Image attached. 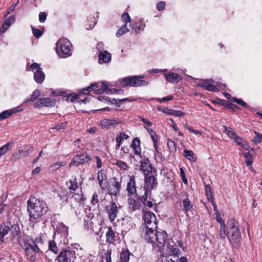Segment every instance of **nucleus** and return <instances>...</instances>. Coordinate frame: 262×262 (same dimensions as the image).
Segmentation results:
<instances>
[{
  "label": "nucleus",
  "instance_id": "f257e3e1",
  "mask_svg": "<svg viewBox=\"0 0 262 262\" xmlns=\"http://www.w3.org/2000/svg\"><path fill=\"white\" fill-rule=\"evenodd\" d=\"M48 207L42 199L31 195L27 202V210L29 221L34 224L42 220V217L48 212Z\"/></svg>",
  "mask_w": 262,
  "mask_h": 262
},
{
  "label": "nucleus",
  "instance_id": "f03ea898",
  "mask_svg": "<svg viewBox=\"0 0 262 262\" xmlns=\"http://www.w3.org/2000/svg\"><path fill=\"white\" fill-rule=\"evenodd\" d=\"M40 241H41L40 238H36L35 241L29 238L20 240L19 245L24 250L26 258L31 262L36 261L38 256L42 252L38 246Z\"/></svg>",
  "mask_w": 262,
  "mask_h": 262
},
{
  "label": "nucleus",
  "instance_id": "7ed1b4c3",
  "mask_svg": "<svg viewBox=\"0 0 262 262\" xmlns=\"http://www.w3.org/2000/svg\"><path fill=\"white\" fill-rule=\"evenodd\" d=\"M226 237L231 243H238L241 238V234L238 224L233 219L228 220L225 225Z\"/></svg>",
  "mask_w": 262,
  "mask_h": 262
},
{
  "label": "nucleus",
  "instance_id": "20e7f679",
  "mask_svg": "<svg viewBox=\"0 0 262 262\" xmlns=\"http://www.w3.org/2000/svg\"><path fill=\"white\" fill-rule=\"evenodd\" d=\"M144 76H129L118 80V82L120 86L123 88L127 86L138 87L145 86L148 82L142 79Z\"/></svg>",
  "mask_w": 262,
  "mask_h": 262
},
{
  "label": "nucleus",
  "instance_id": "39448f33",
  "mask_svg": "<svg viewBox=\"0 0 262 262\" xmlns=\"http://www.w3.org/2000/svg\"><path fill=\"white\" fill-rule=\"evenodd\" d=\"M72 47L71 43L66 38H60L56 43V52L62 58H65L72 55Z\"/></svg>",
  "mask_w": 262,
  "mask_h": 262
},
{
  "label": "nucleus",
  "instance_id": "423d86ee",
  "mask_svg": "<svg viewBox=\"0 0 262 262\" xmlns=\"http://www.w3.org/2000/svg\"><path fill=\"white\" fill-rule=\"evenodd\" d=\"M110 185L107 186L109 193L115 196L120 194L121 189L122 177L121 176L112 177L110 179Z\"/></svg>",
  "mask_w": 262,
  "mask_h": 262
},
{
  "label": "nucleus",
  "instance_id": "0eeeda50",
  "mask_svg": "<svg viewBox=\"0 0 262 262\" xmlns=\"http://www.w3.org/2000/svg\"><path fill=\"white\" fill-rule=\"evenodd\" d=\"M56 96H61L62 99L66 100L68 102H74L77 100L81 101L83 103H86L89 101V97H85L83 99H80L82 95H84L82 92V89L78 91V94L70 93L67 94L65 92H59L58 94H56Z\"/></svg>",
  "mask_w": 262,
  "mask_h": 262
},
{
  "label": "nucleus",
  "instance_id": "6e6552de",
  "mask_svg": "<svg viewBox=\"0 0 262 262\" xmlns=\"http://www.w3.org/2000/svg\"><path fill=\"white\" fill-rule=\"evenodd\" d=\"M120 233L117 231L115 226H109L107 227V231L105 234L106 241L110 244L117 245L119 244L121 241Z\"/></svg>",
  "mask_w": 262,
  "mask_h": 262
},
{
  "label": "nucleus",
  "instance_id": "1a4fd4ad",
  "mask_svg": "<svg viewBox=\"0 0 262 262\" xmlns=\"http://www.w3.org/2000/svg\"><path fill=\"white\" fill-rule=\"evenodd\" d=\"M107 84L102 82L100 84L98 83H92L91 85L82 89V92L84 95L88 94L90 92L93 91L94 94H101L107 90Z\"/></svg>",
  "mask_w": 262,
  "mask_h": 262
},
{
  "label": "nucleus",
  "instance_id": "9d476101",
  "mask_svg": "<svg viewBox=\"0 0 262 262\" xmlns=\"http://www.w3.org/2000/svg\"><path fill=\"white\" fill-rule=\"evenodd\" d=\"M91 156L88 155L86 153H81L79 155H76L72 160L70 165V166H78L80 164H83L89 162L91 160Z\"/></svg>",
  "mask_w": 262,
  "mask_h": 262
},
{
  "label": "nucleus",
  "instance_id": "9b49d317",
  "mask_svg": "<svg viewBox=\"0 0 262 262\" xmlns=\"http://www.w3.org/2000/svg\"><path fill=\"white\" fill-rule=\"evenodd\" d=\"M143 219L144 222L145 227H152L156 228L157 219L155 214L151 211H146L144 213Z\"/></svg>",
  "mask_w": 262,
  "mask_h": 262
},
{
  "label": "nucleus",
  "instance_id": "f8f14e48",
  "mask_svg": "<svg viewBox=\"0 0 262 262\" xmlns=\"http://www.w3.org/2000/svg\"><path fill=\"white\" fill-rule=\"evenodd\" d=\"M75 252L74 251L62 249L57 257L58 262H70L72 258L74 257Z\"/></svg>",
  "mask_w": 262,
  "mask_h": 262
},
{
  "label": "nucleus",
  "instance_id": "ddd939ff",
  "mask_svg": "<svg viewBox=\"0 0 262 262\" xmlns=\"http://www.w3.org/2000/svg\"><path fill=\"white\" fill-rule=\"evenodd\" d=\"M126 191L128 197L133 195L135 196L137 194L136 177L134 175L129 176L127 183Z\"/></svg>",
  "mask_w": 262,
  "mask_h": 262
},
{
  "label": "nucleus",
  "instance_id": "4468645a",
  "mask_svg": "<svg viewBox=\"0 0 262 262\" xmlns=\"http://www.w3.org/2000/svg\"><path fill=\"white\" fill-rule=\"evenodd\" d=\"M106 211L108 214L110 221L113 222L117 217L119 212L118 207L116 203L112 201L111 204L106 206Z\"/></svg>",
  "mask_w": 262,
  "mask_h": 262
},
{
  "label": "nucleus",
  "instance_id": "2eb2a0df",
  "mask_svg": "<svg viewBox=\"0 0 262 262\" xmlns=\"http://www.w3.org/2000/svg\"><path fill=\"white\" fill-rule=\"evenodd\" d=\"M157 176H155L144 178L143 189H147L149 190L156 189L158 186Z\"/></svg>",
  "mask_w": 262,
  "mask_h": 262
},
{
  "label": "nucleus",
  "instance_id": "dca6fc26",
  "mask_svg": "<svg viewBox=\"0 0 262 262\" xmlns=\"http://www.w3.org/2000/svg\"><path fill=\"white\" fill-rule=\"evenodd\" d=\"M97 178L99 187L101 189L104 190L108 186L106 171L103 169L99 170L97 173Z\"/></svg>",
  "mask_w": 262,
  "mask_h": 262
},
{
  "label": "nucleus",
  "instance_id": "f3484780",
  "mask_svg": "<svg viewBox=\"0 0 262 262\" xmlns=\"http://www.w3.org/2000/svg\"><path fill=\"white\" fill-rule=\"evenodd\" d=\"M9 231L11 232L12 239L14 240L15 238H16L19 244L20 239H26L28 238V237H25L21 236V231L18 224H14L12 225L10 228Z\"/></svg>",
  "mask_w": 262,
  "mask_h": 262
},
{
  "label": "nucleus",
  "instance_id": "a211bd4d",
  "mask_svg": "<svg viewBox=\"0 0 262 262\" xmlns=\"http://www.w3.org/2000/svg\"><path fill=\"white\" fill-rule=\"evenodd\" d=\"M156 238L155 245L158 247H162L164 246L167 238V234L164 230L157 231L156 232Z\"/></svg>",
  "mask_w": 262,
  "mask_h": 262
},
{
  "label": "nucleus",
  "instance_id": "6ab92c4d",
  "mask_svg": "<svg viewBox=\"0 0 262 262\" xmlns=\"http://www.w3.org/2000/svg\"><path fill=\"white\" fill-rule=\"evenodd\" d=\"M155 227H148L145 228L144 234L143 235V238L148 243H151L154 246L155 243L156 232L154 228Z\"/></svg>",
  "mask_w": 262,
  "mask_h": 262
},
{
  "label": "nucleus",
  "instance_id": "aec40b11",
  "mask_svg": "<svg viewBox=\"0 0 262 262\" xmlns=\"http://www.w3.org/2000/svg\"><path fill=\"white\" fill-rule=\"evenodd\" d=\"M56 104V100H51L48 98H40L38 101L34 104L35 108H41L42 107H53Z\"/></svg>",
  "mask_w": 262,
  "mask_h": 262
},
{
  "label": "nucleus",
  "instance_id": "412c9836",
  "mask_svg": "<svg viewBox=\"0 0 262 262\" xmlns=\"http://www.w3.org/2000/svg\"><path fill=\"white\" fill-rule=\"evenodd\" d=\"M130 147L134 155L139 156L140 158L141 156H145L142 154L141 141L139 138L136 137L133 140Z\"/></svg>",
  "mask_w": 262,
  "mask_h": 262
},
{
  "label": "nucleus",
  "instance_id": "4be33fe9",
  "mask_svg": "<svg viewBox=\"0 0 262 262\" xmlns=\"http://www.w3.org/2000/svg\"><path fill=\"white\" fill-rule=\"evenodd\" d=\"M140 159H141L139 161V167L140 170L142 171V173L154 167L151 163L149 158L146 156H141Z\"/></svg>",
  "mask_w": 262,
  "mask_h": 262
},
{
  "label": "nucleus",
  "instance_id": "5701e85b",
  "mask_svg": "<svg viewBox=\"0 0 262 262\" xmlns=\"http://www.w3.org/2000/svg\"><path fill=\"white\" fill-rule=\"evenodd\" d=\"M212 81L211 79H205L202 80L201 82L198 83L197 86L210 92L219 91V89L213 84L211 83Z\"/></svg>",
  "mask_w": 262,
  "mask_h": 262
},
{
  "label": "nucleus",
  "instance_id": "b1692460",
  "mask_svg": "<svg viewBox=\"0 0 262 262\" xmlns=\"http://www.w3.org/2000/svg\"><path fill=\"white\" fill-rule=\"evenodd\" d=\"M119 120L115 119H104L99 122V125L103 129H110L112 126L114 127L115 125L120 123Z\"/></svg>",
  "mask_w": 262,
  "mask_h": 262
},
{
  "label": "nucleus",
  "instance_id": "393cba45",
  "mask_svg": "<svg viewBox=\"0 0 262 262\" xmlns=\"http://www.w3.org/2000/svg\"><path fill=\"white\" fill-rule=\"evenodd\" d=\"M213 217L216 220V221L219 222L220 225V229L219 231V235L220 238H225L226 234H225V224L224 221L221 218V215L218 211L215 212L213 213Z\"/></svg>",
  "mask_w": 262,
  "mask_h": 262
},
{
  "label": "nucleus",
  "instance_id": "a878e982",
  "mask_svg": "<svg viewBox=\"0 0 262 262\" xmlns=\"http://www.w3.org/2000/svg\"><path fill=\"white\" fill-rule=\"evenodd\" d=\"M127 203L128 205V210L131 212L140 209L142 206V203L138 198L135 199L130 196L127 200Z\"/></svg>",
  "mask_w": 262,
  "mask_h": 262
},
{
  "label": "nucleus",
  "instance_id": "bb28decb",
  "mask_svg": "<svg viewBox=\"0 0 262 262\" xmlns=\"http://www.w3.org/2000/svg\"><path fill=\"white\" fill-rule=\"evenodd\" d=\"M193 204L191 202L188 195L182 201V209L187 216L189 211L192 212L194 210Z\"/></svg>",
  "mask_w": 262,
  "mask_h": 262
},
{
  "label": "nucleus",
  "instance_id": "cd10ccee",
  "mask_svg": "<svg viewBox=\"0 0 262 262\" xmlns=\"http://www.w3.org/2000/svg\"><path fill=\"white\" fill-rule=\"evenodd\" d=\"M131 252L127 248L122 249L119 253V259L117 262H129Z\"/></svg>",
  "mask_w": 262,
  "mask_h": 262
},
{
  "label": "nucleus",
  "instance_id": "c85d7f7f",
  "mask_svg": "<svg viewBox=\"0 0 262 262\" xmlns=\"http://www.w3.org/2000/svg\"><path fill=\"white\" fill-rule=\"evenodd\" d=\"M165 78L167 82L170 83H177L182 79L181 77L179 74L172 72L165 74Z\"/></svg>",
  "mask_w": 262,
  "mask_h": 262
},
{
  "label": "nucleus",
  "instance_id": "c756f323",
  "mask_svg": "<svg viewBox=\"0 0 262 262\" xmlns=\"http://www.w3.org/2000/svg\"><path fill=\"white\" fill-rule=\"evenodd\" d=\"M132 222L128 219H123L122 222V229L121 231V235L123 236L127 232L132 228Z\"/></svg>",
  "mask_w": 262,
  "mask_h": 262
},
{
  "label": "nucleus",
  "instance_id": "7c9ffc66",
  "mask_svg": "<svg viewBox=\"0 0 262 262\" xmlns=\"http://www.w3.org/2000/svg\"><path fill=\"white\" fill-rule=\"evenodd\" d=\"M145 128L147 130L148 134H149L150 138H151L153 143H154V146L155 151L159 153V144L158 143V139L157 138V134L151 128H147L146 127H145Z\"/></svg>",
  "mask_w": 262,
  "mask_h": 262
},
{
  "label": "nucleus",
  "instance_id": "2f4dec72",
  "mask_svg": "<svg viewBox=\"0 0 262 262\" xmlns=\"http://www.w3.org/2000/svg\"><path fill=\"white\" fill-rule=\"evenodd\" d=\"M111 54L107 51H101L99 53V60L103 63H108L111 60Z\"/></svg>",
  "mask_w": 262,
  "mask_h": 262
},
{
  "label": "nucleus",
  "instance_id": "473e14b6",
  "mask_svg": "<svg viewBox=\"0 0 262 262\" xmlns=\"http://www.w3.org/2000/svg\"><path fill=\"white\" fill-rule=\"evenodd\" d=\"M129 138V136L126 135L125 133L123 132H120L119 134L117 135V137L116 138V149H118L121 146L123 141L125 140H127Z\"/></svg>",
  "mask_w": 262,
  "mask_h": 262
},
{
  "label": "nucleus",
  "instance_id": "72a5a7b5",
  "mask_svg": "<svg viewBox=\"0 0 262 262\" xmlns=\"http://www.w3.org/2000/svg\"><path fill=\"white\" fill-rule=\"evenodd\" d=\"M113 161L114 162L113 163V164L118 167L120 170L125 171L128 170L129 168V165L124 161L116 159H114Z\"/></svg>",
  "mask_w": 262,
  "mask_h": 262
},
{
  "label": "nucleus",
  "instance_id": "f704fd0d",
  "mask_svg": "<svg viewBox=\"0 0 262 262\" xmlns=\"http://www.w3.org/2000/svg\"><path fill=\"white\" fill-rule=\"evenodd\" d=\"M10 227L5 225L0 226V245L4 243L5 236L8 233Z\"/></svg>",
  "mask_w": 262,
  "mask_h": 262
},
{
  "label": "nucleus",
  "instance_id": "c9c22d12",
  "mask_svg": "<svg viewBox=\"0 0 262 262\" xmlns=\"http://www.w3.org/2000/svg\"><path fill=\"white\" fill-rule=\"evenodd\" d=\"M145 25L142 20L139 19L134 23L132 25V29L135 31L136 33H138L141 30H143Z\"/></svg>",
  "mask_w": 262,
  "mask_h": 262
},
{
  "label": "nucleus",
  "instance_id": "e433bc0d",
  "mask_svg": "<svg viewBox=\"0 0 262 262\" xmlns=\"http://www.w3.org/2000/svg\"><path fill=\"white\" fill-rule=\"evenodd\" d=\"M34 78L36 83L41 84L45 80V75L41 70H38L34 73Z\"/></svg>",
  "mask_w": 262,
  "mask_h": 262
},
{
  "label": "nucleus",
  "instance_id": "4c0bfd02",
  "mask_svg": "<svg viewBox=\"0 0 262 262\" xmlns=\"http://www.w3.org/2000/svg\"><path fill=\"white\" fill-rule=\"evenodd\" d=\"M17 112V110L15 108L4 111L0 113V120L7 119Z\"/></svg>",
  "mask_w": 262,
  "mask_h": 262
},
{
  "label": "nucleus",
  "instance_id": "58836bf2",
  "mask_svg": "<svg viewBox=\"0 0 262 262\" xmlns=\"http://www.w3.org/2000/svg\"><path fill=\"white\" fill-rule=\"evenodd\" d=\"M233 140L236 142V143H237L242 148L246 150L248 149L249 147L248 142L244 140L241 137L237 135Z\"/></svg>",
  "mask_w": 262,
  "mask_h": 262
},
{
  "label": "nucleus",
  "instance_id": "ea45409f",
  "mask_svg": "<svg viewBox=\"0 0 262 262\" xmlns=\"http://www.w3.org/2000/svg\"><path fill=\"white\" fill-rule=\"evenodd\" d=\"M184 156L191 161L195 162L196 161V156L192 150L185 149L184 150Z\"/></svg>",
  "mask_w": 262,
  "mask_h": 262
},
{
  "label": "nucleus",
  "instance_id": "a19ab883",
  "mask_svg": "<svg viewBox=\"0 0 262 262\" xmlns=\"http://www.w3.org/2000/svg\"><path fill=\"white\" fill-rule=\"evenodd\" d=\"M40 95V91L36 89L34 90L32 94L27 98L25 101L26 102H31L35 101L37 98Z\"/></svg>",
  "mask_w": 262,
  "mask_h": 262
},
{
  "label": "nucleus",
  "instance_id": "79ce46f5",
  "mask_svg": "<svg viewBox=\"0 0 262 262\" xmlns=\"http://www.w3.org/2000/svg\"><path fill=\"white\" fill-rule=\"evenodd\" d=\"M84 229L87 230H92L94 233L96 235L99 234V231L101 229V228H100L98 231H94V230L93 229L92 222H90L88 219L84 220Z\"/></svg>",
  "mask_w": 262,
  "mask_h": 262
},
{
  "label": "nucleus",
  "instance_id": "37998d69",
  "mask_svg": "<svg viewBox=\"0 0 262 262\" xmlns=\"http://www.w3.org/2000/svg\"><path fill=\"white\" fill-rule=\"evenodd\" d=\"M112 250L111 249H108L102 255V261L105 260V262H112Z\"/></svg>",
  "mask_w": 262,
  "mask_h": 262
},
{
  "label": "nucleus",
  "instance_id": "c03bdc74",
  "mask_svg": "<svg viewBox=\"0 0 262 262\" xmlns=\"http://www.w3.org/2000/svg\"><path fill=\"white\" fill-rule=\"evenodd\" d=\"M32 151L33 147L31 146H29V147L25 150H19L18 156L20 158H23L30 154Z\"/></svg>",
  "mask_w": 262,
  "mask_h": 262
},
{
  "label": "nucleus",
  "instance_id": "a18cd8bd",
  "mask_svg": "<svg viewBox=\"0 0 262 262\" xmlns=\"http://www.w3.org/2000/svg\"><path fill=\"white\" fill-rule=\"evenodd\" d=\"M142 173L144 176V178H147L148 177L158 176L157 170L155 167L145 171Z\"/></svg>",
  "mask_w": 262,
  "mask_h": 262
},
{
  "label": "nucleus",
  "instance_id": "49530a36",
  "mask_svg": "<svg viewBox=\"0 0 262 262\" xmlns=\"http://www.w3.org/2000/svg\"><path fill=\"white\" fill-rule=\"evenodd\" d=\"M225 129L224 132L227 134L230 139H234L237 136V134L233 129L231 127H227L224 126Z\"/></svg>",
  "mask_w": 262,
  "mask_h": 262
},
{
  "label": "nucleus",
  "instance_id": "de8ad7c7",
  "mask_svg": "<svg viewBox=\"0 0 262 262\" xmlns=\"http://www.w3.org/2000/svg\"><path fill=\"white\" fill-rule=\"evenodd\" d=\"M205 191L207 200L214 198L213 190L210 185H205Z\"/></svg>",
  "mask_w": 262,
  "mask_h": 262
},
{
  "label": "nucleus",
  "instance_id": "09e8293b",
  "mask_svg": "<svg viewBox=\"0 0 262 262\" xmlns=\"http://www.w3.org/2000/svg\"><path fill=\"white\" fill-rule=\"evenodd\" d=\"M144 193L140 197L137 194V195L135 196V197H137L139 199L140 201H141V203H143L146 202V201H147V198H148V195H150L151 193V190H149L148 189H144Z\"/></svg>",
  "mask_w": 262,
  "mask_h": 262
},
{
  "label": "nucleus",
  "instance_id": "8fccbe9b",
  "mask_svg": "<svg viewBox=\"0 0 262 262\" xmlns=\"http://www.w3.org/2000/svg\"><path fill=\"white\" fill-rule=\"evenodd\" d=\"M49 250L56 254L58 253L59 250L54 240L49 241Z\"/></svg>",
  "mask_w": 262,
  "mask_h": 262
},
{
  "label": "nucleus",
  "instance_id": "3c124183",
  "mask_svg": "<svg viewBox=\"0 0 262 262\" xmlns=\"http://www.w3.org/2000/svg\"><path fill=\"white\" fill-rule=\"evenodd\" d=\"M72 193V197H74L77 202H82L85 200L81 189L78 193L73 192Z\"/></svg>",
  "mask_w": 262,
  "mask_h": 262
},
{
  "label": "nucleus",
  "instance_id": "603ef678",
  "mask_svg": "<svg viewBox=\"0 0 262 262\" xmlns=\"http://www.w3.org/2000/svg\"><path fill=\"white\" fill-rule=\"evenodd\" d=\"M168 248L170 249L171 252L170 253V255H172L174 256H178L180 252V250L178 248H177L176 244L173 243V245H169L168 246Z\"/></svg>",
  "mask_w": 262,
  "mask_h": 262
},
{
  "label": "nucleus",
  "instance_id": "864d4df0",
  "mask_svg": "<svg viewBox=\"0 0 262 262\" xmlns=\"http://www.w3.org/2000/svg\"><path fill=\"white\" fill-rule=\"evenodd\" d=\"M129 31V29L127 28L126 24H124L117 31L116 36L118 37H120L124 34Z\"/></svg>",
  "mask_w": 262,
  "mask_h": 262
},
{
  "label": "nucleus",
  "instance_id": "5fc2aeb1",
  "mask_svg": "<svg viewBox=\"0 0 262 262\" xmlns=\"http://www.w3.org/2000/svg\"><path fill=\"white\" fill-rule=\"evenodd\" d=\"M246 161L245 163L247 166L251 165L253 162V157L252 155L249 152L245 153L244 156Z\"/></svg>",
  "mask_w": 262,
  "mask_h": 262
},
{
  "label": "nucleus",
  "instance_id": "6e6d98bb",
  "mask_svg": "<svg viewBox=\"0 0 262 262\" xmlns=\"http://www.w3.org/2000/svg\"><path fill=\"white\" fill-rule=\"evenodd\" d=\"M69 182L70 183V185L69 186V189L70 192L71 191H75L77 190L78 188V183L76 179L74 180H70Z\"/></svg>",
  "mask_w": 262,
  "mask_h": 262
},
{
  "label": "nucleus",
  "instance_id": "4d7b16f0",
  "mask_svg": "<svg viewBox=\"0 0 262 262\" xmlns=\"http://www.w3.org/2000/svg\"><path fill=\"white\" fill-rule=\"evenodd\" d=\"M167 145L171 152H174L176 151V145L174 141L168 139L167 141Z\"/></svg>",
  "mask_w": 262,
  "mask_h": 262
},
{
  "label": "nucleus",
  "instance_id": "13d9d810",
  "mask_svg": "<svg viewBox=\"0 0 262 262\" xmlns=\"http://www.w3.org/2000/svg\"><path fill=\"white\" fill-rule=\"evenodd\" d=\"M157 110L160 112L168 115H171L172 111V109H169L167 107L164 106H157Z\"/></svg>",
  "mask_w": 262,
  "mask_h": 262
},
{
  "label": "nucleus",
  "instance_id": "bf43d9fd",
  "mask_svg": "<svg viewBox=\"0 0 262 262\" xmlns=\"http://www.w3.org/2000/svg\"><path fill=\"white\" fill-rule=\"evenodd\" d=\"M232 101L234 102L237 103L239 105H241V106L245 108H248L249 107L248 104L241 99L233 97L232 98Z\"/></svg>",
  "mask_w": 262,
  "mask_h": 262
},
{
  "label": "nucleus",
  "instance_id": "052dcab7",
  "mask_svg": "<svg viewBox=\"0 0 262 262\" xmlns=\"http://www.w3.org/2000/svg\"><path fill=\"white\" fill-rule=\"evenodd\" d=\"M129 101L127 98H123L122 99H116L115 98L112 99V101H110L111 104H114L117 107H119L120 103L122 102Z\"/></svg>",
  "mask_w": 262,
  "mask_h": 262
},
{
  "label": "nucleus",
  "instance_id": "680f3d73",
  "mask_svg": "<svg viewBox=\"0 0 262 262\" xmlns=\"http://www.w3.org/2000/svg\"><path fill=\"white\" fill-rule=\"evenodd\" d=\"M33 35L37 38L40 37L43 34V32L38 29H36L35 27L31 26Z\"/></svg>",
  "mask_w": 262,
  "mask_h": 262
},
{
  "label": "nucleus",
  "instance_id": "e2e57ef3",
  "mask_svg": "<svg viewBox=\"0 0 262 262\" xmlns=\"http://www.w3.org/2000/svg\"><path fill=\"white\" fill-rule=\"evenodd\" d=\"M10 148V143H7L0 147V154L2 156L6 154Z\"/></svg>",
  "mask_w": 262,
  "mask_h": 262
},
{
  "label": "nucleus",
  "instance_id": "0e129e2a",
  "mask_svg": "<svg viewBox=\"0 0 262 262\" xmlns=\"http://www.w3.org/2000/svg\"><path fill=\"white\" fill-rule=\"evenodd\" d=\"M121 19L125 24H127V23L130 22L131 18L128 13L124 12L121 15Z\"/></svg>",
  "mask_w": 262,
  "mask_h": 262
},
{
  "label": "nucleus",
  "instance_id": "69168bd1",
  "mask_svg": "<svg viewBox=\"0 0 262 262\" xmlns=\"http://www.w3.org/2000/svg\"><path fill=\"white\" fill-rule=\"evenodd\" d=\"M226 108L231 113H233L235 112L236 109L238 108V107L236 105L229 102L226 105Z\"/></svg>",
  "mask_w": 262,
  "mask_h": 262
},
{
  "label": "nucleus",
  "instance_id": "338daca9",
  "mask_svg": "<svg viewBox=\"0 0 262 262\" xmlns=\"http://www.w3.org/2000/svg\"><path fill=\"white\" fill-rule=\"evenodd\" d=\"M91 203L93 205H96L98 204V194L97 192H95L92 196Z\"/></svg>",
  "mask_w": 262,
  "mask_h": 262
},
{
  "label": "nucleus",
  "instance_id": "774afa93",
  "mask_svg": "<svg viewBox=\"0 0 262 262\" xmlns=\"http://www.w3.org/2000/svg\"><path fill=\"white\" fill-rule=\"evenodd\" d=\"M255 137L253 138V141L255 143H259L262 142V134H259L257 132H255Z\"/></svg>",
  "mask_w": 262,
  "mask_h": 262
}]
</instances>
